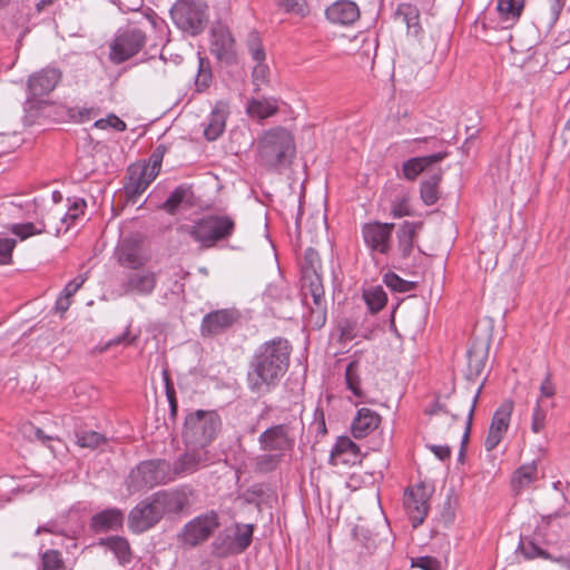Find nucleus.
Returning a JSON list of instances; mask_svg holds the SVG:
<instances>
[{
  "label": "nucleus",
  "mask_w": 570,
  "mask_h": 570,
  "mask_svg": "<svg viewBox=\"0 0 570 570\" xmlns=\"http://www.w3.org/2000/svg\"><path fill=\"white\" fill-rule=\"evenodd\" d=\"M289 355L291 345L284 338H275L261 345L247 373L250 391L264 394L275 386L287 371Z\"/></svg>",
  "instance_id": "1"
},
{
  "label": "nucleus",
  "mask_w": 570,
  "mask_h": 570,
  "mask_svg": "<svg viewBox=\"0 0 570 570\" xmlns=\"http://www.w3.org/2000/svg\"><path fill=\"white\" fill-rule=\"evenodd\" d=\"M295 155L293 135L284 128H273L264 134L258 145V157L263 165L275 167L287 164Z\"/></svg>",
  "instance_id": "2"
},
{
  "label": "nucleus",
  "mask_w": 570,
  "mask_h": 570,
  "mask_svg": "<svg viewBox=\"0 0 570 570\" xmlns=\"http://www.w3.org/2000/svg\"><path fill=\"white\" fill-rule=\"evenodd\" d=\"M220 425V419L214 411L198 410L190 413L185 421V442L196 448H205L215 439Z\"/></svg>",
  "instance_id": "3"
},
{
  "label": "nucleus",
  "mask_w": 570,
  "mask_h": 570,
  "mask_svg": "<svg viewBox=\"0 0 570 570\" xmlns=\"http://www.w3.org/2000/svg\"><path fill=\"white\" fill-rule=\"evenodd\" d=\"M174 480L170 464L165 460L141 462L127 478L129 492L135 493Z\"/></svg>",
  "instance_id": "4"
},
{
  "label": "nucleus",
  "mask_w": 570,
  "mask_h": 570,
  "mask_svg": "<svg viewBox=\"0 0 570 570\" xmlns=\"http://www.w3.org/2000/svg\"><path fill=\"white\" fill-rule=\"evenodd\" d=\"M235 230V220L228 215H208L197 220L190 229L194 239L204 247L229 238Z\"/></svg>",
  "instance_id": "5"
},
{
  "label": "nucleus",
  "mask_w": 570,
  "mask_h": 570,
  "mask_svg": "<svg viewBox=\"0 0 570 570\" xmlns=\"http://www.w3.org/2000/svg\"><path fill=\"white\" fill-rule=\"evenodd\" d=\"M170 16L180 30L196 35L203 29L205 7L193 0H178L173 6Z\"/></svg>",
  "instance_id": "6"
},
{
  "label": "nucleus",
  "mask_w": 570,
  "mask_h": 570,
  "mask_svg": "<svg viewBox=\"0 0 570 570\" xmlns=\"http://www.w3.org/2000/svg\"><path fill=\"white\" fill-rule=\"evenodd\" d=\"M145 33L136 28L119 31L110 45V60L121 63L137 55L145 46Z\"/></svg>",
  "instance_id": "7"
},
{
  "label": "nucleus",
  "mask_w": 570,
  "mask_h": 570,
  "mask_svg": "<svg viewBox=\"0 0 570 570\" xmlns=\"http://www.w3.org/2000/svg\"><path fill=\"white\" fill-rule=\"evenodd\" d=\"M258 443L264 452H276L285 455L295 445V433L289 424L273 425L259 435Z\"/></svg>",
  "instance_id": "8"
},
{
  "label": "nucleus",
  "mask_w": 570,
  "mask_h": 570,
  "mask_svg": "<svg viewBox=\"0 0 570 570\" xmlns=\"http://www.w3.org/2000/svg\"><path fill=\"white\" fill-rule=\"evenodd\" d=\"M429 499L430 491L422 483L405 490L403 505L414 528L420 525L426 518L429 511Z\"/></svg>",
  "instance_id": "9"
},
{
  "label": "nucleus",
  "mask_w": 570,
  "mask_h": 570,
  "mask_svg": "<svg viewBox=\"0 0 570 570\" xmlns=\"http://www.w3.org/2000/svg\"><path fill=\"white\" fill-rule=\"evenodd\" d=\"M303 303L311 309L317 325H323L326 320V301L322 277H313V281L302 282Z\"/></svg>",
  "instance_id": "10"
},
{
  "label": "nucleus",
  "mask_w": 570,
  "mask_h": 570,
  "mask_svg": "<svg viewBox=\"0 0 570 570\" xmlns=\"http://www.w3.org/2000/svg\"><path fill=\"white\" fill-rule=\"evenodd\" d=\"M218 525V515L215 512L197 517L184 527L181 533L183 542L195 547L207 540Z\"/></svg>",
  "instance_id": "11"
},
{
  "label": "nucleus",
  "mask_w": 570,
  "mask_h": 570,
  "mask_svg": "<svg viewBox=\"0 0 570 570\" xmlns=\"http://www.w3.org/2000/svg\"><path fill=\"white\" fill-rule=\"evenodd\" d=\"M512 412L513 402L511 400L503 401L494 412L484 441V448L487 451L495 449L505 435L510 425Z\"/></svg>",
  "instance_id": "12"
},
{
  "label": "nucleus",
  "mask_w": 570,
  "mask_h": 570,
  "mask_svg": "<svg viewBox=\"0 0 570 570\" xmlns=\"http://www.w3.org/2000/svg\"><path fill=\"white\" fill-rule=\"evenodd\" d=\"M157 285V274L150 269H135L130 272L120 284L122 294L149 296Z\"/></svg>",
  "instance_id": "13"
},
{
  "label": "nucleus",
  "mask_w": 570,
  "mask_h": 570,
  "mask_svg": "<svg viewBox=\"0 0 570 570\" xmlns=\"http://www.w3.org/2000/svg\"><path fill=\"white\" fill-rule=\"evenodd\" d=\"M394 224L371 223L363 227V238L365 244L380 254H387L391 249V237Z\"/></svg>",
  "instance_id": "14"
},
{
  "label": "nucleus",
  "mask_w": 570,
  "mask_h": 570,
  "mask_svg": "<svg viewBox=\"0 0 570 570\" xmlns=\"http://www.w3.org/2000/svg\"><path fill=\"white\" fill-rule=\"evenodd\" d=\"M115 257L120 266L134 271L144 267L149 259L140 244L131 238H125L118 244Z\"/></svg>",
  "instance_id": "15"
},
{
  "label": "nucleus",
  "mask_w": 570,
  "mask_h": 570,
  "mask_svg": "<svg viewBox=\"0 0 570 570\" xmlns=\"http://www.w3.org/2000/svg\"><path fill=\"white\" fill-rule=\"evenodd\" d=\"M161 519L154 500L144 501L136 505L129 514V528L136 533H141L154 527Z\"/></svg>",
  "instance_id": "16"
},
{
  "label": "nucleus",
  "mask_w": 570,
  "mask_h": 570,
  "mask_svg": "<svg viewBox=\"0 0 570 570\" xmlns=\"http://www.w3.org/2000/svg\"><path fill=\"white\" fill-rule=\"evenodd\" d=\"M210 52L220 61L232 62L235 59V40L226 27L212 29Z\"/></svg>",
  "instance_id": "17"
},
{
  "label": "nucleus",
  "mask_w": 570,
  "mask_h": 570,
  "mask_svg": "<svg viewBox=\"0 0 570 570\" xmlns=\"http://www.w3.org/2000/svg\"><path fill=\"white\" fill-rule=\"evenodd\" d=\"M332 465H354L361 462V451L356 443H354L348 436H340L330 456Z\"/></svg>",
  "instance_id": "18"
},
{
  "label": "nucleus",
  "mask_w": 570,
  "mask_h": 570,
  "mask_svg": "<svg viewBox=\"0 0 570 570\" xmlns=\"http://www.w3.org/2000/svg\"><path fill=\"white\" fill-rule=\"evenodd\" d=\"M61 79V72L57 68H45L33 73L28 79V89L33 97L50 94Z\"/></svg>",
  "instance_id": "19"
},
{
  "label": "nucleus",
  "mask_w": 570,
  "mask_h": 570,
  "mask_svg": "<svg viewBox=\"0 0 570 570\" xmlns=\"http://www.w3.org/2000/svg\"><path fill=\"white\" fill-rule=\"evenodd\" d=\"M381 424V415L368 407H361L351 424V432L355 439H364L374 432Z\"/></svg>",
  "instance_id": "20"
},
{
  "label": "nucleus",
  "mask_w": 570,
  "mask_h": 570,
  "mask_svg": "<svg viewBox=\"0 0 570 570\" xmlns=\"http://www.w3.org/2000/svg\"><path fill=\"white\" fill-rule=\"evenodd\" d=\"M229 110L227 104L218 101L204 122V137L208 141L218 139L226 128V119Z\"/></svg>",
  "instance_id": "21"
},
{
  "label": "nucleus",
  "mask_w": 570,
  "mask_h": 570,
  "mask_svg": "<svg viewBox=\"0 0 570 570\" xmlns=\"http://www.w3.org/2000/svg\"><path fill=\"white\" fill-rule=\"evenodd\" d=\"M446 156L445 151H438L429 156L409 159L403 164L405 178H415L424 171L432 173Z\"/></svg>",
  "instance_id": "22"
},
{
  "label": "nucleus",
  "mask_w": 570,
  "mask_h": 570,
  "mask_svg": "<svg viewBox=\"0 0 570 570\" xmlns=\"http://www.w3.org/2000/svg\"><path fill=\"white\" fill-rule=\"evenodd\" d=\"M237 318V314L232 309H220L207 314L202 322V333L214 335L229 327Z\"/></svg>",
  "instance_id": "23"
},
{
  "label": "nucleus",
  "mask_w": 570,
  "mask_h": 570,
  "mask_svg": "<svg viewBox=\"0 0 570 570\" xmlns=\"http://www.w3.org/2000/svg\"><path fill=\"white\" fill-rule=\"evenodd\" d=\"M164 149L156 148L148 161L136 163L128 168L129 178H156L160 173Z\"/></svg>",
  "instance_id": "24"
},
{
  "label": "nucleus",
  "mask_w": 570,
  "mask_h": 570,
  "mask_svg": "<svg viewBox=\"0 0 570 570\" xmlns=\"http://www.w3.org/2000/svg\"><path fill=\"white\" fill-rule=\"evenodd\" d=\"M327 19L337 24H351L360 17L357 6L348 0H341L326 9Z\"/></svg>",
  "instance_id": "25"
},
{
  "label": "nucleus",
  "mask_w": 570,
  "mask_h": 570,
  "mask_svg": "<svg viewBox=\"0 0 570 570\" xmlns=\"http://www.w3.org/2000/svg\"><path fill=\"white\" fill-rule=\"evenodd\" d=\"M153 500L160 512V517L165 513H177L188 504L186 494L180 491L158 492Z\"/></svg>",
  "instance_id": "26"
},
{
  "label": "nucleus",
  "mask_w": 570,
  "mask_h": 570,
  "mask_svg": "<svg viewBox=\"0 0 570 570\" xmlns=\"http://www.w3.org/2000/svg\"><path fill=\"white\" fill-rule=\"evenodd\" d=\"M525 0H497L498 19L504 29L511 28L520 19Z\"/></svg>",
  "instance_id": "27"
},
{
  "label": "nucleus",
  "mask_w": 570,
  "mask_h": 570,
  "mask_svg": "<svg viewBox=\"0 0 570 570\" xmlns=\"http://www.w3.org/2000/svg\"><path fill=\"white\" fill-rule=\"evenodd\" d=\"M124 515L118 509H107L92 517L91 527L97 532L117 530L122 524Z\"/></svg>",
  "instance_id": "28"
},
{
  "label": "nucleus",
  "mask_w": 570,
  "mask_h": 570,
  "mask_svg": "<svg viewBox=\"0 0 570 570\" xmlns=\"http://www.w3.org/2000/svg\"><path fill=\"white\" fill-rule=\"evenodd\" d=\"M194 195L188 187L179 186L177 187L163 204V208L169 213L174 214L180 208H188L193 206Z\"/></svg>",
  "instance_id": "29"
},
{
  "label": "nucleus",
  "mask_w": 570,
  "mask_h": 570,
  "mask_svg": "<svg viewBox=\"0 0 570 570\" xmlns=\"http://www.w3.org/2000/svg\"><path fill=\"white\" fill-rule=\"evenodd\" d=\"M254 528L252 524H237L234 538L229 547L223 551V554L240 553L252 543Z\"/></svg>",
  "instance_id": "30"
},
{
  "label": "nucleus",
  "mask_w": 570,
  "mask_h": 570,
  "mask_svg": "<svg viewBox=\"0 0 570 570\" xmlns=\"http://www.w3.org/2000/svg\"><path fill=\"white\" fill-rule=\"evenodd\" d=\"M322 264L318 253L313 248H307L302 262V282L313 281V277H321Z\"/></svg>",
  "instance_id": "31"
},
{
  "label": "nucleus",
  "mask_w": 570,
  "mask_h": 570,
  "mask_svg": "<svg viewBox=\"0 0 570 570\" xmlns=\"http://www.w3.org/2000/svg\"><path fill=\"white\" fill-rule=\"evenodd\" d=\"M422 228V223L405 222L397 232L399 248L402 255L409 256L413 248V239L417 229Z\"/></svg>",
  "instance_id": "32"
},
{
  "label": "nucleus",
  "mask_w": 570,
  "mask_h": 570,
  "mask_svg": "<svg viewBox=\"0 0 570 570\" xmlns=\"http://www.w3.org/2000/svg\"><path fill=\"white\" fill-rule=\"evenodd\" d=\"M203 460V453L200 452L185 453L175 462L171 469L173 476L194 472Z\"/></svg>",
  "instance_id": "33"
},
{
  "label": "nucleus",
  "mask_w": 570,
  "mask_h": 570,
  "mask_svg": "<svg viewBox=\"0 0 570 570\" xmlns=\"http://www.w3.org/2000/svg\"><path fill=\"white\" fill-rule=\"evenodd\" d=\"M550 527H558L563 530L567 535L570 537V513L543 515L541 523L537 527V535L544 537L546 534L543 531Z\"/></svg>",
  "instance_id": "34"
},
{
  "label": "nucleus",
  "mask_w": 570,
  "mask_h": 570,
  "mask_svg": "<svg viewBox=\"0 0 570 570\" xmlns=\"http://www.w3.org/2000/svg\"><path fill=\"white\" fill-rule=\"evenodd\" d=\"M101 546H106L118 559L120 563H127L130 560V547L128 541L121 537H111L100 541Z\"/></svg>",
  "instance_id": "35"
},
{
  "label": "nucleus",
  "mask_w": 570,
  "mask_h": 570,
  "mask_svg": "<svg viewBox=\"0 0 570 570\" xmlns=\"http://www.w3.org/2000/svg\"><path fill=\"white\" fill-rule=\"evenodd\" d=\"M519 549L524 558L529 560L535 558H541L553 562H561L563 560L562 557H552L548 551L539 547L532 539H522L520 541Z\"/></svg>",
  "instance_id": "36"
},
{
  "label": "nucleus",
  "mask_w": 570,
  "mask_h": 570,
  "mask_svg": "<svg viewBox=\"0 0 570 570\" xmlns=\"http://www.w3.org/2000/svg\"><path fill=\"white\" fill-rule=\"evenodd\" d=\"M553 406V402L537 400L531 415V431L533 433H540L544 429L548 411Z\"/></svg>",
  "instance_id": "37"
},
{
  "label": "nucleus",
  "mask_w": 570,
  "mask_h": 570,
  "mask_svg": "<svg viewBox=\"0 0 570 570\" xmlns=\"http://www.w3.org/2000/svg\"><path fill=\"white\" fill-rule=\"evenodd\" d=\"M363 298L372 313L380 312L387 302L386 293L382 286H372L363 292Z\"/></svg>",
  "instance_id": "38"
},
{
  "label": "nucleus",
  "mask_w": 570,
  "mask_h": 570,
  "mask_svg": "<svg viewBox=\"0 0 570 570\" xmlns=\"http://www.w3.org/2000/svg\"><path fill=\"white\" fill-rule=\"evenodd\" d=\"M276 110H277L276 101L269 100V99H264V100L253 99L252 101H249V104L247 106V112L252 117H256L259 119H265V118L274 115L276 112Z\"/></svg>",
  "instance_id": "39"
},
{
  "label": "nucleus",
  "mask_w": 570,
  "mask_h": 570,
  "mask_svg": "<svg viewBox=\"0 0 570 570\" xmlns=\"http://www.w3.org/2000/svg\"><path fill=\"white\" fill-rule=\"evenodd\" d=\"M538 469L535 463H529L518 469L513 475L512 483L521 489L531 484L537 479Z\"/></svg>",
  "instance_id": "40"
},
{
  "label": "nucleus",
  "mask_w": 570,
  "mask_h": 570,
  "mask_svg": "<svg viewBox=\"0 0 570 570\" xmlns=\"http://www.w3.org/2000/svg\"><path fill=\"white\" fill-rule=\"evenodd\" d=\"M345 382L347 389L358 399H364V392L361 389V379L357 373V363L351 362L345 370Z\"/></svg>",
  "instance_id": "41"
},
{
  "label": "nucleus",
  "mask_w": 570,
  "mask_h": 570,
  "mask_svg": "<svg viewBox=\"0 0 570 570\" xmlns=\"http://www.w3.org/2000/svg\"><path fill=\"white\" fill-rule=\"evenodd\" d=\"M11 233L18 236L21 240L27 239L28 237L39 235L45 232V225L42 223H22L14 224L10 228Z\"/></svg>",
  "instance_id": "42"
},
{
  "label": "nucleus",
  "mask_w": 570,
  "mask_h": 570,
  "mask_svg": "<svg viewBox=\"0 0 570 570\" xmlns=\"http://www.w3.org/2000/svg\"><path fill=\"white\" fill-rule=\"evenodd\" d=\"M397 17L407 26V29L417 32L419 26V13L417 10L411 6H401L397 9Z\"/></svg>",
  "instance_id": "43"
},
{
  "label": "nucleus",
  "mask_w": 570,
  "mask_h": 570,
  "mask_svg": "<svg viewBox=\"0 0 570 570\" xmlns=\"http://www.w3.org/2000/svg\"><path fill=\"white\" fill-rule=\"evenodd\" d=\"M77 444L81 448L96 449L105 443V436L95 431H82L76 434Z\"/></svg>",
  "instance_id": "44"
},
{
  "label": "nucleus",
  "mask_w": 570,
  "mask_h": 570,
  "mask_svg": "<svg viewBox=\"0 0 570 570\" xmlns=\"http://www.w3.org/2000/svg\"><path fill=\"white\" fill-rule=\"evenodd\" d=\"M212 80V70L209 62L199 57L198 59V72L196 75L195 85L198 91L205 90Z\"/></svg>",
  "instance_id": "45"
},
{
  "label": "nucleus",
  "mask_w": 570,
  "mask_h": 570,
  "mask_svg": "<svg viewBox=\"0 0 570 570\" xmlns=\"http://www.w3.org/2000/svg\"><path fill=\"white\" fill-rule=\"evenodd\" d=\"M246 43L253 60L256 62H264L266 53L258 33L255 31L250 32L247 37Z\"/></svg>",
  "instance_id": "46"
},
{
  "label": "nucleus",
  "mask_w": 570,
  "mask_h": 570,
  "mask_svg": "<svg viewBox=\"0 0 570 570\" xmlns=\"http://www.w3.org/2000/svg\"><path fill=\"white\" fill-rule=\"evenodd\" d=\"M384 284L394 292L406 293L413 288V284L401 278L395 273H386L384 275Z\"/></svg>",
  "instance_id": "47"
},
{
  "label": "nucleus",
  "mask_w": 570,
  "mask_h": 570,
  "mask_svg": "<svg viewBox=\"0 0 570 570\" xmlns=\"http://www.w3.org/2000/svg\"><path fill=\"white\" fill-rule=\"evenodd\" d=\"M283 456L276 452H265L256 458V466L264 472L272 471L277 468Z\"/></svg>",
  "instance_id": "48"
},
{
  "label": "nucleus",
  "mask_w": 570,
  "mask_h": 570,
  "mask_svg": "<svg viewBox=\"0 0 570 570\" xmlns=\"http://www.w3.org/2000/svg\"><path fill=\"white\" fill-rule=\"evenodd\" d=\"M277 6L289 13L305 17L308 13L306 0H276Z\"/></svg>",
  "instance_id": "49"
},
{
  "label": "nucleus",
  "mask_w": 570,
  "mask_h": 570,
  "mask_svg": "<svg viewBox=\"0 0 570 570\" xmlns=\"http://www.w3.org/2000/svg\"><path fill=\"white\" fill-rule=\"evenodd\" d=\"M421 197L426 205H433L439 199L436 180H423L421 185Z\"/></svg>",
  "instance_id": "50"
},
{
  "label": "nucleus",
  "mask_w": 570,
  "mask_h": 570,
  "mask_svg": "<svg viewBox=\"0 0 570 570\" xmlns=\"http://www.w3.org/2000/svg\"><path fill=\"white\" fill-rule=\"evenodd\" d=\"M150 181L151 180H129L124 187L127 199L136 203V198L147 189Z\"/></svg>",
  "instance_id": "51"
},
{
  "label": "nucleus",
  "mask_w": 570,
  "mask_h": 570,
  "mask_svg": "<svg viewBox=\"0 0 570 570\" xmlns=\"http://www.w3.org/2000/svg\"><path fill=\"white\" fill-rule=\"evenodd\" d=\"M41 570H65L63 562L57 551L48 550L42 554Z\"/></svg>",
  "instance_id": "52"
},
{
  "label": "nucleus",
  "mask_w": 570,
  "mask_h": 570,
  "mask_svg": "<svg viewBox=\"0 0 570 570\" xmlns=\"http://www.w3.org/2000/svg\"><path fill=\"white\" fill-rule=\"evenodd\" d=\"M547 1H548V6H549V11L546 14V20L549 26H553L558 21L567 0H547Z\"/></svg>",
  "instance_id": "53"
},
{
  "label": "nucleus",
  "mask_w": 570,
  "mask_h": 570,
  "mask_svg": "<svg viewBox=\"0 0 570 570\" xmlns=\"http://www.w3.org/2000/svg\"><path fill=\"white\" fill-rule=\"evenodd\" d=\"M94 126L99 129H105L107 127H111L118 131H124V130H126V127H127L126 122L124 120H121L119 117H117L116 115H109L105 119L96 120Z\"/></svg>",
  "instance_id": "54"
},
{
  "label": "nucleus",
  "mask_w": 570,
  "mask_h": 570,
  "mask_svg": "<svg viewBox=\"0 0 570 570\" xmlns=\"http://www.w3.org/2000/svg\"><path fill=\"white\" fill-rule=\"evenodd\" d=\"M485 358L483 355L478 353L469 354V375L471 377H478L484 370Z\"/></svg>",
  "instance_id": "55"
},
{
  "label": "nucleus",
  "mask_w": 570,
  "mask_h": 570,
  "mask_svg": "<svg viewBox=\"0 0 570 570\" xmlns=\"http://www.w3.org/2000/svg\"><path fill=\"white\" fill-rule=\"evenodd\" d=\"M16 247V240L11 238L0 239V265L8 264L12 257V250Z\"/></svg>",
  "instance_id": "56"
},
{
  "label": "nucleus",
  "mask_w": 570,
  "mask_h": 570,
  "mask_svg": "<svg viewBox=\"0 0 570 570\" xmlns=\"http://www.w3.org/2000/svg\"><path fill=\"white\" fill-rule=\"evenodd\" d=\"M391 213L395 218L412 215L409 198L406 196H403L400 200L394 202L392 205Z\"/></svg>",
  "instance_id": "57"
},
{
  "label": "nucleus",
  "mask_w": 570,
  "mask_h": 570,
  "mask_svg": "<svg viewBox=\"0 0 570 570\" xmlns=\"http://www.w3.org/2000/svg\"><path fill=\"white\" fill-rule=\"evenodd\" d=\"M412 567L422 570H440V562L433 557L424 556L412 559Z\"/></svg>",
  "instance_id": "58"
},
{
  "label": "nucleus",
  "mask_w": 570,
  "mask_h": 570,
  "mask_svg": "<svg viewBox=\"0 0 570 570\" xmlns=\"http://www.w3.org/2000/svg\"><path fill=\"white\" fill-rule=\"evenodd\" d=\"M556 395V385L551 380V375L547 374L540 385V395L537 400L547 401Z\"/></svg>",
  "instance_id": "59"
},
{
  "label": "nucleus",
  "mask_w": 570,
  "mask_h": 570,
  "mask_svg": "<svg viewBox=\"0 0 570 570\" xmlns=\"http://www.w3.org/2000/svg\"><path fill=\"white\" fill-rule=\"evenodd\" d=\"M268 75V67L263 62H256L253 69V81L255 86H259L265 82Z\"/></svg>",
  "instance_id": "60"
},
{
  "label": "nucleus",
  "mask_w": 570,
  "mask_h": 570,
  "mask_svg": "<svg viewBox=\"0 0 570 570\" xmlns=\"http://www.w3.org/2000/svg\"><path fill=\"white\" fill-rule=\"evenodd\" d=\"M85 281V275H78L66 285L63 294L71 297L83 285Z\"/></svg>",
  "instance_id": "61"
},
{
  "label": "nucleus",
  "mask_w": 570,
  "mask_h": 570,
  "mask_svg": "<svg viewBox=\"0 0 570 570\" xmlns=\"http://www.w3.org/2000/svg\"><path fill=\"white\" fill-rule=\"evenodd\" d=\"M136 337L137 336H130V333H129V328H127L125 331V333H122L121 335L110 340L108 343H107V346L106 347H110L112 345H118V344H125V345H129V344H132L135 341H136Z\"/></svg>",
  "instance_id": "62"
},
{
  "label": "nucleus",
  "mask_w": 570,
  "mask_h": 570,
  "mask_svg": "<svg viewBox=\"0 0 570 570\" xmlns=\"http://www.w3.org/2000/svg\"><path fill=\"white\" fill-rule=\"evenodd\" d=\"M481 389H482V386H480L478 389V391H476V393H475V395L473 397L472 405H471V407L469 410L468 420H466V428H465V432H464V435H463V441H465L468 439V435H469V432H470V426H471L472 419H473L474 409H475L478 399L480 396Z\"/></svg>",
  "instance_id": "63"
},
{
  "label": "nucleus",
  "mask_w": 570,
  "mask_h": 570,
  "mask_svg": "<svg viewBox=\"0 0 570 570\" xmlns=\"http://www.w3.org/2000/svg\"><path fill=\"white\" fill-rule=\"evenodd\" d=\"M430 449L440 460L450 458L451 450L448 445H431Z\"/></svg>",
  "instance_id": "64"
}]
</instances>
